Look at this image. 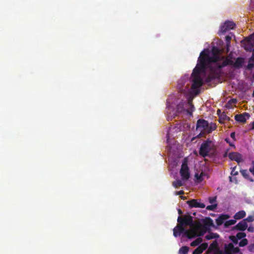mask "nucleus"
Here are the masks:
<instances>
[{"label": "nucleus", "instance_id": "obj_44", "mask_svg": "<svg viewBox=\"0 0 254 254\" xmlns=\"http://www.w3.org/2000/svg\"><path fill=\"white\" fill-rule=\"evenodd\" d=\"M250 126H251V128H250V130H254V122H252Z\"/></svg>", "mask_w": 254, "mask_h": 254}, {"label": "nucleus", "instance_id": "obj_30", "mask_svg": "<svg viewBox=\"0 0 254 254\" xmlns=\"http://www.w3.org/2000/svg\"><path fill=\"white\" fill-rule=\"evenodd\" d=\"M246 236V234L244 232H239L238 233L236 237L238 239H245L244 238Z\"/></svg>", "mask_w": 254, "mask_h": 254}, {"label": "nucleus", "instance_id": "obj_7", "mask_svg": "<svg viewBox=\"0 0 254 254\" xmlns=\"http://www.w3.org/2000/svg\"><path fill=\"white\" fill-rule=\"evenodd\" d=\"M236 24L234 22L230 21H225L220 27L218 32L219 35L225 34L227 31L235 28Z\"/></svg>", "mask_w": 254, "mask_h": 254}, {"label": "nucleus", "instance_id": "obj_12", "mask_svg": "<svg viewBox=\"0 0 254 254\" xmlns=\"http://www.w3.org/2000/svg\"><path fill=\"white\" fill-rule=\"evenodd\" d=\"M250 117V115L248 113H244L242 114H237L235 116V119L236 121L240 123H246L247 118Z\"/></svg>", "mask_w": 254, "mask_h": 254}, {"label": "nucleus", "instance_id": "obj_38", "mask_svg": "<svg viewBox=\"0 0 254 254\" xmlns=\"http://www.w3.org/2000/svg\"><path fill=\"white\" fill-rule=\"evenodd\" d=\"M215 76L214 75H209L206 78L207 82H210L213 79L215 78Z\"/></svg>", "mask_w": 254, "mask_h": 254}, {"label": "nucleus", "instance_id": "obj_1", "mask_svg": "<svg viewBox=\"0 0 254 254\" xmlns=\"http://www.w3.org/2000/svg\"><path fill=\"white\" fill-rule=\"evenodd\" d=\"M211 55L210 56L208 50L206 49L200 53L197 64L191 74V76L193 77L191 87L192 89H197L202 86L203 81L200 75V72H205L206 69L211 68L213 64L216 70H219L218 65L227 59L221 55V50L216 46L212 47Z\"/></svg>", "mask_w": 254, "mask_h": 254}, {"label": "nucleus", "instance_id": "obj_15", "mask_svg": "<svg viewBox=\"0 0 254 254\" xmlns=\"http://www.w3.org/2000/svg\"><path fill=\"white\" fill-rule=\"evenodd\" d=\"M185 83L184 79H181L178 81L177 88L179 91L182 93H186V88H187V86L184 88Z\"/></svg>", "mask_w": 254, "mask_h": 254}, {"label": "nucleus", "instance_id": "obj_51", "mask_svg": "<svg viewBox=\"0 0 254 254\" xmlns=\"http://www.w3.org/2000/svg\"><path fill=\"white\" fill-rule=\"evenodd\" d=\"M231 174H233V172H231ZM238 174V172H234V174H233L234 175H236Z\"/></svg>", "mask_w": 254, "mask_h": 254}, {"label": "nucleus", "instance_id": "obj_39", "mask_svg": "<svg viewBox=\"0 0 254 254\" xmlns=\"http://www.w3.org/2000/svg\"><path fill=\"white\" fill-rule=\"evenodd\" d=\"M216 200V196L209 198V201L210 203H213Z\"/></svg>", "mask_w": 254, "mask_h": 254}, {"label": "nucleus", "instance_id": "obj_22", "mask_svg": "<svg viewBox=\"0 0 254 254\" xmlns=\"http://www.w3.org/2000/svg\"><path fill=\"white\" fill-rule=\"evenodd\" d=\"M202 238H198L190 243V246L192 247L197 246L199 245L202 242Z\"/></svg>", "mask_w": 254, "mask_h": 254}, {"label": "nucleus", "instance_id": "obj_32", "mask_svg": "<svg viewBox=\"0 0 254 254\" xmlns=\"http://www.w3.org/2000/svg\"><path fill=\"white\" fill-rule=\"evenodd\" d=\"M244 220L247 223V222H251L254 221V216L253 215H250L246 219H244Z\"/></svg>", "mask_w": 254, "mask_h": 254}, {"label": "nucleus", "instance_id": "obj_28", "mask_svg": "<svg viewBox=\"0 0 254 254\" xmlns=\"http://www.w3.org/2000/svg\"><path fill=\"white\" fill-rule=\"evenodd\" d=\"M205 224L206 225L209 226H213V220L209 217L206 218V220L205 222Z\"/></svg>", "mask_w": 254, "mask_h": 254}, {"label": "nucleus", "instance_id": "obj_29", "mask_svg": "<svg viewBox=\"0 0 254 254\" xmlns=\"http://www.w3.org/2000/svg\"><path fill=\"white\" fill-rule=\"evenodd\" d=\"M240 172L244 178L248 179L249 174L247 170H242L240 171Z\"/></svg>", "mask_w": 254, "mask_h": 254}, {"label": "nucleus", "instance_id": "obj_34", "mask_svg": "<svg viewBox=\"0 0 254 254\" xmlns=\"http://www.w3.org/2000/svg\"><path fill=\"white\" fill-rule=\"evenodd\" d=\"M251 61H249V62L247 65V69H249V70H251L252 69H253L254 67V63H251Z\"/></svg>", "mask_w": 254, "mask_h": 254}, {"label": "nucleus", "instance_id": "obj_43", "mask_svg": "<svg viewBox=\"0 0 254 254\" xmlns=\"http://www.w3.org/2000/svg\"><path fill=\"white\" fill-rule=\"evenodd\" d=\"M248 230L249 232H253L254 231V228L253 227L250 226L249 227H248Z\"/></svg>", "mask_w": 254, "mask_h": 254}, {"label": "nucleus", "instance_id": "obj_9", "mask_svg": "<svg viewBox=\"0 0 254 254\" xmlns=\"http://www.w3.org/2000/svg\"><path fill=\"white\" fill-rule=\"evenodd\" d=\"M180 173L183 180H187L190 178V174L187 163H183Z\"/></svg>", "mask_w": 254, "mask_h": 254}, {"label": "nucleus", "instance_id": "obj_49", "mask_svg": "<svg viewBox=\"0 0 254 254\" xmlns=\"http://www.w3.org/2000/svg\"><path fill=\"white\" fill-rule=\"evenodd\" d=\"M217 114H218L219 116V115H220V114L221 113V111H220V110H219H219H217Z\"/></svg>", "mask_w": 254, "mask_h": 254}, {"label": "nucleus", "instance_id": "obj_17", "mask_svg": "<svg viewBox=\"0 0 254 254\" xmlns=\"http://www.w3.org/2000/svg\"><path fill=\"white\" fill-rule=\"evenodd\" d=\"M234 246L232 243H229L225 245L224 252L225 254H232Z\"/></svg>", "mask_w": 254, "mask_h": 254}, {"label": "nucleus", "instance_id": "obj_52", "mask_svg": "<svg viewBox=\"0 0 254 254\" xmlns=\"http://www.w3.org/2000/svg\"><path fill=\"white\" fill-rule=\"evenodd\" d=\"M228 139L227 138L225 139V140L228 142Z\"/></svg>", "mask_w": 254, "mask_h": 254}, {"label": "nucleus", "instance_id": "obj_48", "mask_svg": "<svg viewBox=\"0 0 254 254\" xmlns=\"http://www.w3.org/2000/svg\"><path fill=\"white\" fill-rule=\"evenodd\" d=\"M216 254H223V252L221 250H218V252Z\"/></svg>", "mask_w": 254, "mask_h": 254}, {"label": "nucleus", "instance_id": "obj_24", "mask_svg": "<svg viewBox=\"0 0 254 254\" xmlns=\"http://www.w3.org/2000/svg\"><path fill=\"white\" fill-rule=\"evenodd\" d=\"M219 235L216 233H210L205 236V238L209 240L214 238H218Z\"/></svg>", "mask_w": 254, "mask_h": 254}, {"label": "nucleus", "instance_id": "obj_3", "mask_svg": "<svg viewBox=\"0 0 254 254\" xmlns=\"http://www.w3.org/2000/svg\"><path fill=\"white\" fill-rule=\"evenodd\" d=\"M178 222L182 226H189L190 229H195L197 230L200 227L198 222H193V218L190 215H186L183 217L179 216L177 219Z\"/></svg>", "mask_w": 254, "mask_h": 254}, {"label": "nucleus", "instance_id": "obj_53", "mask_svg": "<svg viewBox=\"0 0 254 254\" xmlns=\"http://www.w3.org/2000/svg\"><path fill=\"white\" fill-rule=\"evenodd\" d=\"M253 96H254V92H253Z\"/></svg>", "mask_w": 254, "mask_h": 254}, {"label": "nucleus", "instance_id": "obj_37", "mask_svg": "<svg viewBox=\"0 0 254 254\" xmlns=\"http://www.w3.org/2000/svg\"><path fill=\"white\" fill-rule=\"evenodd\" d=\"M217 247V243L216 241H214L210 246V248L215 249Z\"/></svg>", "mask_w": 254, "mask_h": 254}, {"label": "nucleus", "instance_id": "obj_46", "mask_svg": "<svg viewBox=\"0 0 254 254\" xmlns=\"http://www.w3.org/2000/svg\"><path fill=\"white\" fill-rule=\"evenodd\" d=\"M250 61H254V52L253 53L252 56L250 59Z\"/></svg>", "mask_w": 254, "mask_h": 254}, {"label": "nucleus", "instance_id": "obj_35", "mask_svg": "<svg viewBox=\"0 0 254 254\" xmlns=\"http://www.w3.org/2000/svg\"><path fill=\"white\" fill-rule=\"evenodd\" d=\"M230 239L232 241V242L234 243H235V244H237L238 243V239L237 238V237L232 236H231L230 237Z\"/></svg>", "mask_w": 254, "mask_h": 254}, {"label": "nucleus", "instance_id": "obj_50", "mask_svg": "<svg viewBox=\"0 0 254 254\" xmlns=\"http://www.w3.org/2000/svg\"><path fill=\"white\" fill-rule=\"evenodd\" d=\"M180 197L181 198V199H184V200L186 198V197L184 196H181Z\"/></svg>", "mask_w": 254, "mask_h": 254}, {"label": "nucleus", "instance_id": "obj_11", "mask_svg": "<svg viewBox=\"0 0 254 254\" xmlns=\"http://www.w3.org/2000/svg\"><path fill=\"white\" fill-rule=\"evenodd\" d=\"M228 157L230 160L236 161L238 163L241 162L243 161L241 154L238 152H231L229 154Z\"/></svg>", "mask_w": 254, "mask_h": 254}, {"label": "nucleus", "instance_id": "obj_31", "mask_svg": "<svg viewBox=\"0 0 254 254\" xmlns=\"http://www.w3.org/2000/svg\"><path fill=\"white\" fill-rule=\"evenodd\" d=\"M248 244V240L247 239H242L239 243V245L240 247H244Z\"/></svg>", "mask_w": 254, "mask_h": 254}, {"label": "nucleus", "instance_id": "obj_14", "mask_svg": "<svg viewBox=\"0 0 254 254\" xmlns=\"http://www.w3.org/2000/svg\"><path fill=\"white\" fill-rule=\"evenodd\" d=\"M207 247L208 244L206 243H204L195 249L192 252V254H201V253L207 249Z\"/></svg>", "mask_w": 254, "mask_h": 254}, {"label": "nucleus", "instance_id": "obj_36", "mask_svg": "<svg viewBox=\"0 0 254 254\" xmlns=\"http://www.w3.org/2000/svg\"><path fill=\"white\" fill-rule=\"evenodd\" d=\"M248 41L252 42L254 44V33L253 34H251L248 37Z\"/></svg>", "mask_w": 254, "mask_h": 254}, {"label": "nucleus", "instance_id": "obj_42", "mask_svg": "<svg viewBox=\"0 0 254 254\" xmlns=\"http://www.w3.org/2000/svg\"><path fill=\"white\" fill-rule=\"evenodd\" d=\"M184 193V191L183 190H181L180 191L176 192V195H182V194H183Z\"/></svg>", "mask_w": 254, "mask_h": 254}, {"label": "nucleus", "instance_id": "obj_33", "mask_svg": "<svg viewBox=\"0 0 254 254\" xmlns=\"http://www.w3.org/2000/svg\"><path fill=\"white\" fill-rule=\"evenodd\" d=\"M217 204H214L210 205H208L206 207V209L208 210H214L217 207Z\"/></svg>", "mask_w": 254, "mask_h": 254}, {"label": "nucleus", "instance_id": "obj_6", "mask_svg": "<svg viewBox=\"0 0 254 254\" xmlns=\"http://www.w3.org/2000/svg\"><path fill=\"white\" fill-rule=\"evenodd\" d=\"M194 106L192 101L190 100L187 102H180L177 106V110L178 112H186L188 114L192 115V113L194 111Z\"/></svg>", "mask_w": 254, "mask_h": 254}, {"label": "nucleus", "instance_id": "obj_16", "mask_svg": "<svg viewBox=\"0 0 254 254\" xmlns=\"http://www.w3.org/2000/svg\"><path fill=\"white\" fill-rule=\"evenodd\" d=\"M229 218V216L227 214H221L216 219V223L218 226H220Z\"/></svg>", "mask_w": 254, "mask_h": 254}, {"label": "nucleus", "instance_id": "obj_23", "mask_svg": "<svg viewBox=\"0 0 254 254\" xmlns=\"http://www.w3.org/2000/svg\"><path fill=\"white\" fill-rule=\"evenodd\" d=\"M172 185L174 187L177 188L183 186V183L181 180H178L174 181L172 183Z\"/></svg>", "mask_w": 254, "mask_h": 254}, {"label": "nucleus", "instance_id": "obj_8", "mask_svg": "<svg viewBox=\"0 0 254 254\" xmlns=\"http://www.w3.org/2000/svg\"><path fill=\"white\" fill-rule=\"evenodd\" d=\"M208 122L204 119H199L196 123V130H200V133L197 135L198 137L201 136V133L205 132L208 127Z\"/></svg>", "mask_w": 254, "mask_h": 254}, {"label": "nucleus", "instance_id": "obj_21", "mask_svg": "<svg viewBox=\"0 0 254 254\" xmlns=\"http://www.w3.org/2000/svg\"><path fill=\"white\" fill-rule=\"evenodd\" d=\"M190 250L188 246H183L179 251V254H187Z\"/></svg>", "mask_w": 254, "mask_h": 254}, {"label": "nucleus", "instance_id": "obj_27", "mask_svg": "<svg viewBox=\"0 0 254 254\" xmlns=\"http://www.w3.org/2000/svg\"><path fill=\"white\" fill-rule=\"evenodd\" d=\"M236 223V219L235 220H233V219L229 220L226 221L225 222L224 225L225 227H227L230 226L231 225H234Z\"/></svg>", "mask_w": 254, "mask_h": 254}, {"label": "nucleus", "instance_id": "obj_41", "mask_svg": "<svg viewBox=\"0 0 254 254\" xmlns=\"http://www.w3.org/2000/svg\"><path fill=\"white\" fill-rule=\"evenodd\" d=\"M237 102V100L236 99H230L229 102H228V103L229 104H235Z\"/></svg>", "mask_w": 254, "mask_h": 254}, {"label": "nucleus", "instance_id": "obj_13", "mask_svg": "<svg viewBox=\"0 0 254 254\" xmlns=\"http://www.w3.org/2000/svg\"><path fill=\"white\" fill-rule=\"evenodd\" d=\"M247 228V223L244 219L239 222L235 227V229L241 231H245Z\"/></svg>", "mask_w": 254, "mask_h": 254}, {"label": "nucleus", "instance_id": "obj_19", "mask_svg": "<svg viewBox=\"0 0 254 254\" xmlns=\"http://www.w3.org/2000/svg\"><path fill=\"white\" fill-rule=\"evenodd\" d=\"M230 120V117L227 116L224 112L219 115V121L220 123H223L225 121H229Z\"/></svg>", "mask_w": 254, "mask_h": 254}, {"label": "nucleus", "instance_id": "obj_54", "mask_svg": "<svg viewBox=\"0 0 254 254\" xmlns=\"http://www.w3.org/2000/svg\"><path fill=\"white\" fill-rule=\"evenodd\" d=\"M195 214H196V213H195V212H194V213H193V215H195Z\"/></svg>", "mask_w": 254, "mask_h": 254}, {"label": "nucleus", "instance_id": "obj_40", "mask_svg": "<svg viewBox=\"0 0 254 254\" xmlns=\"http://www.w3.org/2000/svg\"><path fill=\"white\" fill-rule=\"evenodd\" d=\"M239 252H240V249L239 248L234 247V249H233L232 254H238L239 253Z\"/></svg>", "mask_w": 254, "mask_h": 254}, {"label": "nucleus", "instance_id": "obj_18", "mask_svg": "<svg viewBox=\"0 0 254 254\" xmlns=\"http://www.w3.org/2000/svg\"><path fill=\"white\" fill-rule=\"evenodd\" d=\"M246 216V212L244 210H241L237 212L234 216V218L236 220H239L241 219H242L244 218Z\"/></svg>", "mask_w": 254, "mask_h": 254}, {"label": "nucleus", "instance_id": "obj_20", "mask_svg": "<svg viewBox=\"0 0 254 254\" xmlns=\"http://www.w3.org/2000/svg\"><path fill=\"white\" fill-rule=\"evenodd\" d=\"M216 128V126L215 124L211 123L210 125L208 124V127L206 129L205 132L209 133L213 130H214Z\"/></svg>", "mask_w": 254, "mask_h": 254}, {"label": "nucleus", "instance_id": "obj_45", "mask_svg": "<svg viewBox=\"0 0 254 254\" xmlns=\"http://www.w3.org/2000/svg\"><path fill=\"white\" fill-rule=\"evenodd\" d=\"M230 136L231 138H232L233 139H235V132H232L230 134Z\"/></svg>", "mask_w": 254, "mask_h": 254}, {"label": "nucleus", "instance_id": "obj_26", "mask_svg": "<svg viewBox=\"0 0 254 254\" xmlns=\"http://www.w3.org/2000/svg\"><path fill=\"white\" fill-rule=\"evenodd\" d=\"M204 175V174L203 172H201L200 174H195V178H196L197 181L198 183H200L203 181L202 176Z\"/></svg>", "mask_w": 254, "mask_h": 254}, {"label": "nucleus", "instance_id": "obj_4", "mask_svg": "<svg viewBox=\"0 0 254 254\" xmlns=\"http://www.w3.org/2000/svg\"><path fill=\"white\" fill-rule=\"evenodd\" d=\"M214 144L211 140L207 139L206 140L204 141L201 144L199 150V155L203 157H205L209 156V153L213 150Z\"/></svg>", "mask_w": 254, "mask_h": 254}, {"label": "nucleus", "instance_id": "obj_2", "mask_svg": "<svg viewBox=\"0 0 254 254\" xmlns=\"http://www.w3.org/2000/svg\"><path fill=\"white\" fill-rule=\"evenodd\" d=\"M183 233L184 234V236L187 237L189 239L194 238L196 236L203 235L202 233L198 234L197 231L195 229L186 230L182 224L179 223L173 229V235L174 237H177Z\"/></svg>", "mask_w": 254, "mask_h": 254}, {"label": "nucleus", "instance_id": "obj_25", "mask_svg": "<svg viewBox=\"0 0 254 254\" xmlns=\"http://www.w3.org/2000/svg\"><path fill=\"white\" fill-rule=\"evenodd\" d=\"M231 39H232V37L231 36L227 35L225 37L227 51H228L229 50V47L230 46V41H231Z\"/></svg>", "mask_w": 254, "mask_h": 254}, {"label": "nucleus", "instance_id": "obj_5", "mask_svg": "<svg viewBox=\"0 0 254 254\" xmlns=\"http://www.w3.org/2000/svg\"><path fill=\"white\" fill-rule=\"evenodd\" d=\"M244 63V59L242 58H238L236 59L235 62H234L230 59L227 58L221 64L218 65V68L219 70L221 69L222 68L227 65H232L235 68H239L243 65Z\"/></svg>", "mask_w": 254, "mask_h": 254}, {"label": "nucleus", "instance_id": "obj_47", "mask_svg": "<svg viewBox=\"0 0 254 254\" xmlns=\"http://www.w3.org/2000/svg\"><path fill=\"white\" fill-rule=\"evenodd\" d=\"M178 213L180 214V215H182L183 214V211L180 209H179L178 210Z\"/></svg>", "mask_w": 254, "mask_h": 254}, {"label": "nucleus", "instance_id": "obj_10", "mask_svg": "<svg viewBox=\"0 0 254 254\" xmlns=\"http://www.w3.org/2000/svg\"><path fill=\"white\" fill-rule=\"evenodd\" d=\"M187 203L190 208H203L205 207V205L203 203L198 201L197 199H192L187 201Z\"/></svg>", "mask_w": 254, "mask_h": 254}]
</instances>
